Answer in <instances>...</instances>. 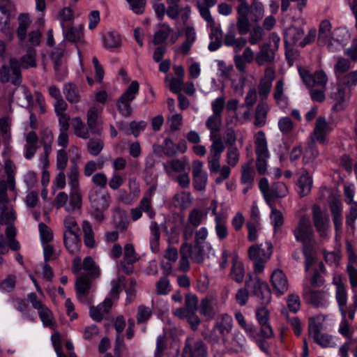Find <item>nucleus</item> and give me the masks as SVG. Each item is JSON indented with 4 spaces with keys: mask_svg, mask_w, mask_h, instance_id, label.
Masks as SVG:
<instances>
[{
    "mask_svg": "<svg viewBox=\"0 0 357 357\" xmlns=\"http://www.w3.org/2000/svg\"><path fill=\"white\" fill-rule=\"evenodd\" d=\"M249 259L253 261V268L255 273H262L265 264L270 259L273 253V245L269 241L264 243L255 244L248 250Z\"/></svg>",
    "mask_w": 357,
    "mask_h": 357,
    "instance_id": "f257e3e1",
    "label": "nucleus"
},
{
    "mask_svg": "<svg viewBox=\"0 0 357 357\" xmlns=\"http://www.w3.org/2000/svg\"><path fill=\"white\" fill-rule=\"evenodd\" d=\"M89 198L91 206L93 209V218L99 223L103 222L105 218L104 212L108 209L111 203L109 193L102 192L100 190L93 188L89 192Z\"/></svg>",
    "mask_w": 357,
    "mask_h": 357,
    "instance_id": "f03ea898",
    "label": "nucleus"
},
{
    "mask_svg": "<svg viewBox=\"0 0 357 357\" xmlns=\"http://www.w3.org/2000/svg\"><path fill=\"white\" fill-rule=\"evenodd\" d=\"M233 327V319L227 314H222L219 316L214 324L208 337L210 342L215 344L220 340L225 341L227 335H229Z\"/></svg>",
    "mask_w": 357,
    "mask_h": 357,
    "instance_id": "7ed1b4c3",
    "label": "nucleus"
},
{
    "mask_svg": "<svg viewBox=\"0 0 357 357\" xmlns=\"http://www.w3.org/2000/svg\"><path fill=\"white\" fill-rule=\"evenodd\" d=\"M21 64L19 60L12 57L8 64H4L0 68V82L8 83L10 82L15 86L22 83Z\"/></svg>",
    "mask_w": 357,
    "mask_h": 357,
    "instance_id": "20e7f679",
    "label": "nucleus"
},
{
    "mask_svg": "<svg viewBox=\"0 0 357 357\" xmlns=\"http://www.w3.org/2000/svg\"><path fill=\"white\" fill-rule=\"evenodd\" d=\"M15 220L16 214L7 194V185L5 181H0V224H13Z\"/></svg>",
    "mask_w": 357,
    "mask_h": 357,
    "instance_id": "39448f33",
    "label": "nucleus"
},
{
    "mask_svg": "<svg viewBox=\"0 0 357 357\" xmlns=\"http://www.w3.org/2000/svg\"><path fill=\"white\" fill-rule=\"evenodd\" d=\"M245 287L261 301L262 305H267L271 302V289L268 284L261 280L259 277H250L245 282Z\"/></svg>",
    "mask_w": 357,
    "mask_h": 357,
    "instance_id": "423d86ee",
    "label": "nucleus"
},
{
    "mask_svg": "<svg viewBox=\"0 0 357 357\" xmlns=\"http://www.w3.org/2000/svg\"><path fill=\"white\" fill-rule=\"evenodd\" d=\"M212 142L209 147V153L207 157L208 167L211 174H217L220 167V158L225 147L221 138L211 139Z\"/></svg>",
    "mask_w": 357,
    "mask_h": 357,
    "instance_id": "0eeeda50",
    "label": "nucleus"
},
{
    "mask_svg": "<svg viewBox=\"0 0 357 357\" xmlns=\"http://www.w3.org/2000/svg\"><path fill=\"white\" fill-rule=\"evenodd\" d=\"M312 218L314 226L319 236L321 238H326L330 227L328 215L319 205L314 204L312 207Z\"/></svg>",
    "mask_w": 357,
    "mask_h": 357,
    "instance_id": "6e6552de",
    "label": "nucleus"
},
{
    "mask_svg": "<svg viewBox=\"0 0 357 357\" xmlns=\"http://www.w3.org/2000/svg\"><path fill=\"white\" fill-rule=\"evenodd\" d=\"M86 274L77 277L75 282L76 294L78 300L83 304H90L92 299V280Z\"/></svg>",
    "mask_w": 357,
    "mask_h": 357,
    "instance_id": "1a4fd4ad",
    "label": "nucleus"
},
{
    "mask_svg": "<svg viewBox=\"0 0 357 357\" xmlns=\"http://www.w3.org/2000/svg\"><path fill=\"white\" fill-rule=\"evenodd\" d=\"M303 298L306 303L315 307H325L328 303L326 291L314 289L308 284L303 286Z\"/></svg>",
    "mask_w": 357,
    "mask_h": 357,
    "instance_id": "9d476101",
    "label": "nucleus"
},
{
    "mask_svg": "<svg viewBox=\"0 0 357 357\" xmlns=\"http://www.w3.org/2000/svg\"><path fill=\"white\" fill-rule=\"evenodd\" d=\"M293 234L296 240L301 243L314 240V230L308 216L304 215L300 218Z\"/></svg>",
    "mask_w": 357,
    "mask_h": 357,
    "instance_id": "9b49d317",
    "label": "nucleus"
},
{
    "mask_svg": "<svg viewBox=\"0 0 357 357\" xmlns=\"http://www.w3.org/2000/svg\"><path fill=\"white\" fill-rule=\"evenodd\" d=\"M198 311L206 320H213L219 312V303L217 296L208 294L202 298L198 306Z\"/></svg>",
    "mask_w": 357,
    "mask_h": 357,
    "instance_id": "f8f14e48",
    "label": "nucleus"
},
{
    "mask_svg": "<svg viewBox=\"0 0 357 357\" xmlns=\"http://www.w3.org/2000/svg\"><path fill=\"white\" fill-rule=\"evenodd\" d=\"M207 347L202 340L188 337L183 349L182 357H206Z\"/></svg>",
    "mask_w": 357,
    "mask_h": 357,
    "instance_id": "ddd939ff",
    "label": "nucleus"
},
{
    "mask_svg": "<svg viewBox=\"0 0 357 357\" xmlns=\"http://www.w3.org/2000/svg\"><path fill=\"white\" fill-rule=\"evenodd\" d=\"M331 24L328 20H323L319 27V34L317 43L319 45L323 46L327 45V48L331 52H335L337 48L334 47V43L340 45L337 40H331Z\"/></svg>",
    "mask_w": 357,
    "mask_h": 357,
    "instance_id": "4468645a",
    "label": "nucleus"
},
{
    "mask_svg": "<svg viewBox=\"0 0 357 357\" xmlns=\"http://www.w3.org/2000/svg\"><path fill=\"white\" fill-rule=\"evenodd\" d=\"M299 73L304 83L306 84L307 87H326V83L328 82V78L326 73L324 71H317L313 75H310L305 70H300Z\"/></svg>",
    "mask_w": 357,
    "mask_h": 357,
    "instance_id": "2eb2a0df",
    "label": "nucleus"
},
{
    "mask_svg": "<svg viewBox=\"0 0 357 357\" xmlns=\"http://www.w3.org/2000/svg\"><path fill=\"white\" fill-rule=\"evenodd\" d=\"M350 93L351 91L343 84L335 86L330 96L335 102L333 108L337 111L343 109L345 103L349 99Z\"/></svg>",
    "mask_w": 357,
    "mask_h": 357,
    "instance_id": "dca6fc26",
    "label": "nucleus"
},
{
    "mask_svg": "<svg viewBox=\"0 0 357 357\" xmlns=\"http://www.w3.org/2000/svg\"><path fill=\"white\" fill-rule=\"evenodd\" d=\"M139 257L132 243H127L123 248V259L120 263V267L124 273L130 274L133 271L132 264L138 261Z\"/></svg>",
    "mask_w": 357,
    "mask_h": 357,
    "instance_id": "f3484780",
    "label": "nucleus"
},
{
    "mask_svg": "<svg viewBox=\"0 0 357 357\" xmlns=\"http://www.w3.org/2000/svg\"><path fill=\"white\" fill-rule=\"evenodd\" d=\"M271 282L274 291L278 296L286 294L289 289V282L284 273L280 269H275L271 275Z\"/></svg>",
    "mask_w": 357,
    "mask_h": 357,
    "instance_id": "a211bd4d",
    "label": "nucleus"
},
{
    "mask_svg": "<svg viewBox=\"0 0 357 357\" xmlns=\"http://www.w3.org/2000/svg\"><path fill=\"white\" fill-rule=\"evenodd\" d=\"M332 130V128L324 116H319L315 123L313 132L311 135L312 140L324 144L326 135Z\"/></svg>",
    "mask_w": 357,
    "mask_h": 357,
    "instance_id": "6ab92c4d",
    "label": "nucleus"
},
{
    "mask_svg": "<svg viewBox=\"0 0 357 357\" xmlns=\"http://www.w3.org/2000/svg\"><path fill=\"white\" fill-rule=\"evenodd\" d=\"M256 317L261 326L260 330L261 335L265 337H272L273 336V331L272 328L268 324L269 311L265 307H261L256 310Z\"/></svg>",
    "mask_w": 357,
    "mask_h": 357,
    "instance_id": "aec40b11",
    "label": "nucleus"
},
{
    "mask_svg": "<svg viewBox=\"0 0 357 357\" xmlns=\"http://www.w3.org/2000/svg\"><path fill=\"white\" fill-rule=\"evenodd\" d=\"M275 49H272L270 43L263 44L255 56L256 63L259 66L271 63L275 59Z\"/></svg>",
    "mask_w": 357,
    "mask_h": 357,
    "instance_id": "412c9836",
    "label": "nucleus"
},
{
    "mask_svg": "<svg viewBox=\"0 0 357 357\" xmlns=\"http://www.w3.org/2000/svg\"><path fill=\"white\" fill-rule=\"evenodd\" d=\"M84 25L80 24L79 26L75 27L73 24L68 25L62 29L63 35L64 38L72 43L84 44Z\"/></svg>",
    "mask_w": 357,
    "mask_h": 357,
    "instance_id": "4be33fe9",
    "label": "nucleus"
},
{
    "mask_svg": "<svg viewBox=\"0 0 357 357\" xmlns=\"http://www.w3.org/2000/svg\"><path fill=\"white\" fill-rule=\"evenodd\" d=\"M297 191L300 197L307 196L311 192L312 187V178L305 169H302L300 176L296 183Z\"/></svg>",
    "mask_w": 357,
    "mask_h": 357,
    "instance_id": "5701e85b",
    "label": "nucleus"
},
{
    "mask_svg": "<svg viewBox=\"0 0 357 357\" xmlns=\"http://www.w3.org/2000/svg\"><path fill=\"white\" fill-rule=\"evenodd\" d=\"M38 136L34 131L29 132L25 136L24 157L27 160L33 158L39 147Z\"/></svg>",
    "mask_w": 357,
    "mask_h": 357,
    "instance_id": "b1692460",
    "label": "nucleus"
},
{
    "mask_svg": "<svg viewBox=\"0 0 357 357\" xmlns=\"http://www.w3.org/2000/svg\"><path fill=\"white\" fill-rule=\"evenodd\" d=\"M268 111L269 106L268 103L264 100H260L255 111V126L261 128L266 125Z\"/></svg>",
    "mask_w": 357,
    "mask_h": 357,
    "instance_id": "393cba45",
    "label": "nucleus"
},
{
    "mask_svg": "<svg viewBox=\"0 0 357 357\" xmlns=\"http://www.w3.org/2000/svg\"><path fill=\"white\" fill-rule=\"evenodd\" d=\"M255 147L257 157H270L267 141L263 131H259L255 134Z\"/></svg>",
    "mask_w": 357,
    "mask_h": 357,
    "instance_id": "a878e982",
    "label": "nucleus"
},
{
    "mask_svg": "<svg viewBox=\"0 0 357 357\" xmlns=\"http://www.w3.org/2000/svg\"><path fill=\"white\" fill-rule=\"evenodd\" d=\"M303 253L305 257V271H308L311 265L316 261V250L314 240L302 243Z\"/></svg>",
    "mask_w": 357,
    "mask_h": 357,
    "instance_id": "bb28decb",
    "label": "nucleus"
},
{
    "mask_svg": "<svg viewBox=\"0 0 357 357\" xmlns=\"http://www.w3.org/2000/svg\"><path fill=\"white\" fill-rule=\"evenodd\" d=\"M63 241L68 251L75 255L78 252L81 248V240L79 233L63 234Z\"/></svg>",
    "mask_w": 357,
    "mask_h": 357,
    "instance_id": "cd10ccee",
    "label": "nucleus"
},
{
    "mask_svg": "<svg viewBox=\"0 0 357 357\" xmlns=\"http://www.w3.org/2000/svg\"><path fill=\"white\" fill-rule=\"evenodd\" d=\"M252 159L243 164L241 168V182L243 185L252 186L255 181V172L252 166Z\"/></svg>",
    "mask_w": 357,
    "mask_h": 357,
    "instance_id": "c85d7f7f",
    "label": "nucleus"
},
{
    "mask_svg": "<svg viewBox=\"0 0 357 357\" xmlns=\"http://www.w3.org/2000/svg\"><path fill=\"white\" fill-rule=\"evenodd\" d=\"M284 83L282 79H279L274 88L273 98L276 101V104L280 108H286L288 105L289 99L284 94Z\"/></svg>",
    "mask_w": 357,
    "mask_h": 357,
    "instance_id": "c756f323",
    "label": "nucleus"
},
{
    "mask_svg": "<svg viewBox=\"0 0 357 357\" xmlns=\"http://www.w3.org/2000/svg\"><path fill=\"white\" fill-rule=\"evenodd\" d=\"M329 207L333 216L335 228L336 230H338L341 228L342 225V204L339 200L333 199L329 203Z\"/></svg>",
    "mask_w": 357,
    "mask_h": 357,
    "instance_id": "7c9ffc66",
    "label": "nucleus"
},
{
    "mask_svg": "<svg viewBox=\"0 0 357 357\" xmlns=\"http://www.w3.org/2000/svg\"><path fill=\"white\" fill-rule=\"evenodd\" d=\"M112 222L115 227L121 231L126 230L129 224L126 212L119 207L113 210Z\"/></svg>",
    "mask_w": 357,
    "mask_h": 357,
    "instance_id": "2f4dec72",
    "label": "nucleus"
},
{
    "mask_svg": "<svg viewBox=\"0 0 357 357\" xmlns=\"http://www.w3.org/2000/svg\"><path fill=\"white\" fill-rule=\"evenodd\" d=\"M304 30L301 27L290 26L284 33V42L289 45H296L303 36Z\"/></svg>",
    "mask_w": 357,
    "mask_h": 357,
    "instance_id": "473e14b6",
    "label": "nucleus"
},
{
    "mask_svg": "<svg viewBox=\"0 0 357 357\" xmlns=\"http://www.w3.org/2000/svg\"><path fill=\"white\" fill-rule=\"evenodd\" d=\"M63 93L70 103H77L80 101L81 96L77 86L73 83L68 82L64 84L63 88Z\"/></svg>",
    "mask_w": 357,
    "mask_h": 357,
    "instance_id": "72a5a7b5",
    "label": "nucleus"
},
{
    "mask_svg": "<svg viewBox=\"0 0 357 357\" xmlns=\"http://www.w3.org/2000/svg\"><path fill=\"white\" fill-rule=\"evenodd\" d=\"M82 229L85 245L89 248H95V234L91 224L87 220H84L82 222Z\"/></svg>",
    "mask_w": 357,
    "mask_h": 357,
    "instance_id": "f704fd0d",
    "label": "nucleus"
},
{
    "mask_svg": "<svg viewBox=\"0 0 357 357\" xmlns=\"http://www.w3.org/2000/svg\"><path fill=\"white\" fill-rule=\"evenodd\" d=\"M222 123V116L212 114L206 121V126L210 130V139L221 138L218 135Z\"/></svg>",
    "mask_w": 357,
    "mask_h": 357,
    "instance_id": "c9c22d12",
    "label": "nucleus"
},
{
    "mask_svg": "<svg viewBox=\"0 0 357 357\" xmlns=\"http://www.w3.org/2000/svg\"><path fill=\"white\" fill-rule=\"evenodd\" d=\"M235 319L246 334L251 338H258L259 331L253 325L248 324L243 314L241 312L235 313Z\"/></svg>",
    "mask_w": 357,
    "mask_h": 357,
    "instance_id": "e433bc0d",
    "label": "nucleus"
},
{
    "mask_svg": "<svg viewBox=\"0 0 357 357\" xmlns=\"http://www.w3.org/2000/svg\"><path fill=\"white\" fill-rule=\"evenodd\" d=\"M37 311L43 326L52 329L54 328L55 320L52 311L45 305Z\"/></svg>",
    "mask_w": 357,
    "mask_h": 357,
    "instance_id": "4c0bfd02",
    "label": "nucleus"
},
{
    "mask_svg": "<svg viewBox=\"0 0 357 357\" xmlns=\"http://www.w3.org/2000/svg\"><path fill=\"white\" fill-rule=\"evenodd\" d=\"M158 30L153 35V43L155 45H160L163 43L173 32V29L167 24H160L158 25Z\"/></svg>",
    "mask_w": 357,
    "mask_h": 357,
    "instance_id": "58836bf2",
    "label": "nucleus"
},
{
    "mask_svg": "<svg viewBox=\"0 0 357 357\" xmlns=\"http://www.w3.org/2000/svg\"><path fill=\"white\" fill-rule=\"evenodd\" d=\"M188 163V159L183 158L182 159H174L168 161L166 163H163V166L167 173H169V168H171L174 172L181 173L185 171Z\"/></svg>",
    "mask_w": 357,
    "mask_h": 357,
    "instance_id": "ea45409f",
    "label": "nucleus"
},
{
    "mask_svg": "<svg viewBox=\"0 0 357 357\" xmlns=\"http://www.w3.org/2000/svg\"><path fill=\"white\" fill-rule=\"evenodd\" d=\"M250 12H237L236 27L240 35H245L250 31V23L248 19Z\"/></svg>",
    "mask_w": 357,
    "mask_h": 357,
    "instance_id": "a19ab883",
    "label": "nucleus"
},
{
    "mask_svg": "<svg viewBox=\"0 0 357 357\" xmlns=\"http://www.w3.org/2000/svg\"><path fill=\"white\" fill-rule=\"evenodd\" d=\"M288 188L283 182L278 181L272 184L270 192V204L275 198H283L288 194Z\"/></svg>",
    "mask_w": 357,
    "mask_h": 357,
    "instance_id": "79ce46f5",
    "label": "nucleus"
},
{
    "mask_svg": "<svg viewBox=\"0 0 357 357\" xmlns=\"http://www.w3.org/2000/svg\"><path fill=\"white\" fill-rule=\"evenodd\" d=\"M192 202L191 195L188 192L176 193L173 197V204L175 207L182 210L188 208Z\"/></svg>",
    "mask_w": 357,
    "mask_h": 357,
    "instance_id": "37998d69",
    "label": "nucleus"
},
{
    "mask_svg": "<svg viewBox=\"0 0 357 357\" xmlns=\"http://www.w3.org/2000/svg\"><path fill=\"white\" fill-rule=\"evenodd\" d=\"M74 18V11L70 7L63 8L59 11L57 15V19L60 22L62 29L73 24Z\"/></svg>",
    "mask_w": 357,
    "mask_h": 357,
    "instance_id": "c03bdc74",
    "label": "nucleus"
},
{
    "mask_svg": "<svg viewBox=\"0 0 357 357\" xmlns=\"http://www.w3.org/2000/svg\"><path fill=\"white\" fill-rule=\"evenodd\" d=\"M72 126L74 133L77 137L84 139L89 138V131L80 117H75L72 119Z\"/></svg>",
    "mask_w": 357,
    "mask_h": 357,
    "instance_id": "a18cd8bd",
    "label": "nucleus"
},
{
    "mask_svg": "<svg viewBox=\"0 0 357 357\" xmlns=\"http://www.w3.org/2000/svg\"><path fill=\"white\" fill-rule=\"evenodd\" d=\"M215 220V231L216 236L219 241H222L225 240L228 235L229 231L227 225L226 218H214Z\"/></svg>",
    "mask_w": 357,
    "mask_h": 357,
    "instance_id": "49530a36",
    "label": "nucleus"
},
{
    "mask_svg": "<svg viewBox=\"0 0 357 357\" xmlns=\"http://www.w3.org/2000/svg\"><path fill=\"white\" fill-rule=\"evenodd\" d=\"M150 231L151 238L150 239V245L151 250L154 252L159 251V241L160 238V229L158 224L153 221L150 225Z\"/></svg>",
    "mask_w": 357,
    "mask_h": 357,
    "instance_id": "de8ad7c7",
    "label": "nucleus"
},
{
    "mask_svg": "<svg viewBox=\"0 0 357 357\" xmlns=\"http://www.w3.org/2000/svg\"><path fill=\"white\" fill-rule=\"evenodd\" d=\"M303 155V161L305 164L312 162L318 157L319 151L316 144V141L312 139L307 144Z\"/></svg>",
    "mask_w": 357,
    "mask_h": 357,
    "instance_id": "09e8293b",
    "label": "nucleus"
},
{
    "mask_svg": "<svg viewBox=\"0 0 357 357\" xmlns=\"http://www.w3.org/2000/svg\"><path fill=\"white\" fill-rule=\"evenodd\" d=\"M19 26L17 29L18 38L23 41L26 36L27 29L31 24V20L27 14H21L18 17Z\"/></svg>",
    "mask_w": 357,
    "mask_h": 357,
    "instance_id": "8fccbe9b",
    "label": "nucleus"
},
{
    "mask_svg": "<svg viewBox=\"0 0 357 357\" xmlns=\"http://www.w3.org/2000/svg\"><path fill=\"white\" fill-rule=\"evenodd\" d=\"M0 16V31L3 34L6 40L10 42L14 38V31L10 25V15Z\"/></svg>",
    "mask_w": 357,
    "mask_h": 357,
    "instance_id": "3c124183",
    "label": "nucleus"
},
{
    "mask_svg": "<svg viewBox=\"0 0 357 357\" xmlns=\"http://www.w3.org/2000/svg\"><path fill=\"white\" fill-rule=\"evenodd\" d=\"M207 212L199 208H193L188 215V222L194 227H198L206 217Z\"/></svg>",
    "mask_w": 357,
    "mask_h": 357,
    "instance_id": "603ef678",
    "label": "nucleus"
},
{
    "mask_svg": "<svg viewBox=\"0 0 357 357\" xmlns=\"http://www.w3.org/2000/svg\"><path fill=\"white\" fill-rule=\"evenodd\" d=\"M36 50L32 47H29L26 50V54L22 56L20 61L21 68H29L36 67Z\"/></svg>",
    "mask_w": 357,
    "mask_h": 357,
    "instance_id": "864d4df0",
    "label": "nucleus"
},
{
    "mask_svg": "<svg viewBox=\"0 0 357 357\" xmlns=\"http://www.w3.org/2000/svg\"><path fill=\"white\" fill-rule=\"evenodd\" d=\"M82 206V195L79 190H73L70 195L69 202L66 204V210L73 212Z\"/></svg>",
    "mask_w": 357,
    "mask_h": 357,
    "instance_id": "5fc2aeb1",
    "label": "nucleus"
},
{
    "mask_svg": "<svg viewBox=\"0 0 357 357\" xmlns=\"http://www.w3.org/2000/svg\"><path fill=\"white\" fill-rule=\"evenodd\" d=\"M54 135L52 131L47 128H43L40 132V142L43 149H52Z\"/></svg>",
    "mask_w": 357,
    "mask_h": 357,
    "instance_id": "6e6d98bb",
    "label": "nucleus"
},
{
    "mask_svg": "<svg viewBox=\"0 0 357 357\" xmlns=\"http://www.w3.org/2000/svg\"><path fill=\"white\" fill-rule=\"evenodd\" d=\"M83 269L88 272V276L91 278H97L100 275V270L96 266L93 259L91 257H86L83 261Z\"/></svg>",
    "mask_w": 357,
    "mask_h": 357,
    "instance_id": "4d7b16f0",
    "label": "nucleus"
},
{
    "mask_svg": "<svg viewBox=\"0 0 357 357\" xmlns=\"http://www.w3.org/2000/svg\"><path fill=\"white\" fill-rule=\"evenodd\" d=\"M139 83L137 81H132L126 91L120 96L119 99L128 102H131L139 91Z\"/></svg>",
    "mask_w": 357,
    "mask_h": 357,
    "instance_id": "13d9d810",
    "label": "nucleus"
},
{
    "mask_svg": "<svg viewBox=\"0 0 357 357\" xmlns=\"http://www.w3.org/2000/svg\"><path fill=\"white\" fill-rule=\"evenodd\" d=\"M104 147L103 141L98 137H93L89 139L87 143V149L89 153L96 156L100 153Z\"/></svg>",
    "mask_w": 357,
    "mask_h": 357,
    "instance_id": "bf43d9fd",
    "label": "nucleus"
},
{
    "mask_svg": "<svg viewBox=\"0 0 357 357\" xmlns=\"http://www.w3.org/2000/svg\"><path fill=\"white\" fill-rule=\"evenodd\" d=\"M79 172L77 165H72L68 173V184L73 190H78Z\"/></svg>",
    "mask_w": 357,
    "mask_h": 357,
    "instance_id": "052dcab7",
    "label": "nucleus"
},
{
    "mask_svg": "<svg viewBox=\"0 0 357 357\" xmlns=\"http://www.w3.org/2000/svg\"><path fill=\"white\" fill-rule=\"evenodd\" d=\"M0 128L2 130V143L3 144L2 155L6 157L11 150V147L10 146L11 134L8 133V126L3 121L0 122Z\"/></svg>",
    "mask_w": 357,
    "mask_h": 357,
    "instance_id": "680f3d73",
    "label": "nucleus"
},
{
    "mask_svg": "<svg viewBox=\"0 0 357 357\" xmlns=\"http://www.w3.org/2000/svg\"><path fill=\"white\" fill-rule=\"evenodd\" d=\"M245 275L243 266L241 263L233 259L230 276L236 282L240 283L243 281Z\"/></svg>",
    "mask_w": 357,
    "mask_h": 357,
    "instance_id": "e2e57ef3",
    "label": "nucleus"
},
{
    "mask_svg": "<svg viewBox=\"0 0 357 357\" xmlns=\"http://www.w3.org/2000/svg\"><path fill=\"white\" fill-rule=\"evenodd\" d=\"M334 66V71L337 77L347 72L351 68V61L345 58L338 56Z\"/></svg>",
    "mask_w": 357,
    "mask_h": 357,
    "instance_id": "0e129e2a",
    "label": "nucleus"
},
{
    "mask_svg": "<svg viewBox=\"0 0 357 357\" xmlns=\"http://www.w3.org/2000/svg\"><path fill=\"white\" fill-rule=\"evenodd\" d=\"M272 208L270 218L271 224L274 227V231H276L284 223V217L282 212L275 208L271 204H268Z\"/></svg>",
    "mask_w": 357,
    "mask_h": 357,
    "instance_id": "69168bd1",
    "label": "nucleus"
},
{
    "mask_svg": "<svg viewBox=\"0 0 357 357\" xmlns=\"http://www.w3.org/2000/svg\"><path fill=\"white\" fill-rule=\"evenodd\" d=\"M103 43L107 48H116L121 45L120 36L116 32L107 33L103 37Z\"/></svg>",
    "mask_w": 357,
    "mask_h": 357,
    "instance_id": "338daca9",
    "label": "nucleus"
},
{
    "mask_svg": "<svg viewBox=\"0 0 357 357\" xmlns=\"http://www.w3.org/2000/svg\"><path fill=\"white\" fill-rule=\"evenodd\" d=\"M142 213H145L150 219H153L155 216V211L152 206V200L150 198H144L140 200L137 206Z\"/></svg>",
    "mask_w": 357,
    "mask_h": 357,
    "instance_id": "774afa93",
    "label": "nucleus"
}]
</instances>
